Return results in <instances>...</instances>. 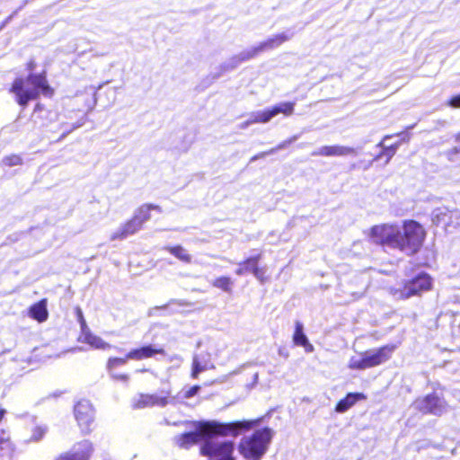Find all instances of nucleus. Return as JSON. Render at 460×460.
I'll return each mask as SVG.
<instances>
[{
	"label": "nucleus",
	"instance_id": "4be33fe9",
	"mask_svg": "<svg viewBox=\"0 0 460 460\" xmlns=\"http://www.w3.org/2000/svg\"><path fill=\"white\" fill-rule=\"evenodd\" d=\"M432 278L423 270L417 271L406 280L404 288H432Z\"/></svg>",
	"mask_w": 460,
	"mask_h": 460
},
{
	"label": "nucleus",
	"instance_id": "c9c22d12",
	"mask_svg": "<svg viewBox=\"0 0 460 460\" xmlns=\"http://www.w3.org/2000/svg\"><path fill=\"white\" fill-rule=\"evenodd\" d=\"M230 285H232V282L228 277H221L215 283L216 288H228Z\"/></svg>",
	"mask_w": 460,
	"mask_h": 460
},
{
	"label": "nucleus",
	"instance_id": "ea45409f",
	"mask_svg": "<svg viewBox=\"0 0 460 460\" xmlns=\"http://www.w3.org/2000/svg\"><path fill=\"white\" fill-rule=\"evenodd\" d=\"M188 440L196 442L198 440V437H199L198 430L196 432H188L183 435Z\"/></svg>",
	"mask_w": 460,
	"mask_h": 460
},
{
	"label": "nucleus",
	"instance_id": "423d86ee",
	"mask_svg": "<svg viewBox=\"0 0 460 460\" xmlns=\"http://www.w3.org/2000/svg\"><path fill=\"white\" fill-rule=\"evenodd\" d=\"M234 449L232 440L206 439L200 447V454L209 460H235Z\"/></svg>",
	"mask_w": 460,
	"mask_h": 460
},
{
	"label": "nucleus",
	"instance_id": "79ce46f5",
	"mask_svg": "<svg viewBox=\"0 0 460 460\" xmlns=\"http://www.w3.org/2000/svg\"><path fill=\"white\" fill-rule=\"evenodd\" d=\"M460 154V146H456L454 147L449 153H448V155H449V159L452 160V161H456L455 158L453 157L455 155H458Z\"/></svg>",
	"mask_w": 460,
	"mask_h": 460
},
{
	"label": "nucleus",
	"instance_id": "412c9836",
	"mask_svg": "<svg viewBox=\"0 0 460 460\" xmlns=\"http://www.w3.org/2000/svg\"><path fill=\"white\" fill-rule=\"evenodd\" d=\"M367 396L363 393H348L345 397L341 399L335 405V411L342 413L347 411L358 401L366 400Z\"/></svg>",
	"mask_w": 460,
	"mask_h": 460
},
{
	"label": "nucleus",
	"instance_id": "4468645a",
	"mask_svg": "<svg viewBox=\"0 0 460 460\" xmlns=\"http://www.w3.org/2000/svg\"><path fill=\"white\" fill-rule=\"evenodd\" d=\"M255 58V55L252 53V48L247 49L238 55L232 57L227 61L220 66L221 73L217 74L213 76V79L218 78L222 73L230 71L237 67L242 62L250 60Z\"/></svg>",
	"mask_w": 460,
	"mask_h": 460
},
{
	"label": "nucleus",
	"instance_id": "aec40b11",
	"mask_svg": "<svg viewBox=\"0 0 460 460\" xmlns=\"http://www.w3.org/2000/svg\"><path fill=\"white\" fill-rule=\"evenodd\" d=\"M47 298H42L40 301L32 304L28 308V315L36 320L39 323L45 322L49 317V312L47 309Z\"/></svg>",
	"mask_w": 460,
	"mask_h": 460
},
{
	"label": "nucleus",
	"instance_id": "f8f14e48",
	"mask_svg": "<svg viewBox=\"0 0 460 460\" xmlns=\"http://www.w3.org/2000/svg\"><path fill=\"white\" fill-rule=\"evenodd\" d=\"M356 150L353 147L345 146H323L312 152L313 156H347L356 155Z\"/></svg>",
	"mask_w": 460,
	"mask_h": 460
},
{
	"label": "nucleus",
	"instance_id": "bb28decb",
	"mask_svg": "<svg viewBox=\"0 0 460 460\" xmlns=\"http://www.w3.org/2000/svg\"><path fill=\"white\" fill-rule=\"evenodd\" d=\"M167 250L174 255L177 259L183 262H190L191 256L187 252V251L181 245L168 247Z\"/></svg>",
	"mask_w": 460,
	"mask_h": 460
},
{
	"label": "nucleus",
	"instance_id": "c03bdc74",
	"mask_svg": "<svg viewBox=\"0 0 460 460\" xmlns=\"http://www.w3.org/2000/svg\"><path fill=\"white\" fill-rule=\"evenodd\" d=\"M83 125H84V122H77V123L73 125V127L71 128V129H69L68 132H70V131H72V130H74L75 128H78L82 127Z\"/></svg>",
	"mask_w": 460,
	"mask_h": 460
},
{
	"label": "nucleus",
	"instance_id": "f03ea898",
	"mask_svg": "<svg viewBox=\"0 0 460 460\" xmlns=\"http://www.w3.org/2000/svg\"><path fill=\"white\" fill-rule=\"evenodd\" d=\"M14 94L15 101L22 107H26L30 101L36 100L40 93L45 96L52 95L44 74H29L25 78H16L10 89Z\"/></svg>",
	"mask_w": 460,
	"mask_h": 460
},
{
	"label": "nucleus",
	"instance_id": "c85d7f7f",
	"mask_svg": "<svg viewBox=\"0 0 460 460\" xmlns=\"http://www.w3.org/2000/svg\"><path fill=\"white\" fill-rule=\"evenodd\" d=\"M48 432V427L46 425H36L31 429V435L30 438L31 442L40 441Z\"/></svg>",
	"mask_w": 460,
	"mask_h": 460
},
{
	"label": "nucleus",
	"instance_id": "473e14b6",
	"mask_svg": "<svg viewBox=\"0 0 460 460\" xmlns=\"http://www.w3.org/2000/svg\"><path fill=\"white\" fill-rule=\"evenodd\" d=\"M421 289H408L406 292L403 290L395 289L394 292V296H395L399 299H405L412 296L420 295V291Z\"/></svg>",
	"mask_w": 460,
	"mask_h": 460
},
{
	"label": "nucleus",
	"instance_id": "2f4dec72",
	"mask_svg": "<svg viewBox=\"0 0 460 460\" xmlns=\"http://www.w3.org/2000/svg\"><path fill=\"white\" fill-rule=\"evenodd\" d=\"M298 136L297 135H295L293 137H291L290 138L287 139V140H284L282 141L281 143H279L278 146H276L275 147L271 148L269 150V153H270L271 155L275 154L276 152L279 151V150H282V149H285L286 147H288L290 144H292L293 142H295L296 140L298 139Z\"/></svg>",
	"mask_w": 460,
	"mask_h": 460
},
{
	"label": "nucleus",
	"instance_id": "39448f33",
	"mask_svg": "<svg viewBox=\"0 0 460 460\" xmlns=\"http://www.w3.org/2000/svg\"><path fill=\"white\" fill-rule=\"evenodd\" d=\"M295 104L292 102H283L265 110L253 111L248 115V119L245 121L239 124L238 128L245 129L252 124L267 123L280 113L285 116H290L294 112Z\"/></svg>",
	"mask_w": 460,
	"mask_h": 460
},
{
	"label": "nucleus",
	"instance_id": "9b49d317",
	"mask_svg": "<svg viewBox=\"0 0 460 460\" xmlns=\"http://www.w3.org/2000/svg\"><path fill=\"white\" fill-rule=\"evenodd\" d=\"M254 422L252 420H236L227 423L220 422L221 437H237L243 431L250 430Z\"/></svg>",
	"mask_w": 460,
	"mask_h": 460
},
{
	"label": "nucleus",
	"instance_id": "20e7f679",
	"mask_svg": "<svg viewBox=\"0 0 460 460\" xmlns=\"http://www.w3.org/2000/svg\"><path fill=\"white\" fill-rule=\"evenodd\" d=\"M395 348L394 344H387L376 350H367L361 354L360 358H350L349 367L362 370L379 366L390 359Z\"/></svg>",
	"mask_w": 460,
	"mask_h": 460
},
{
	"label": "nucleus",
	"instance_id": "5701e85b",
	"mask_svg": "<svg viewBox=\"0 0 460 460\" xmlns=\"http://www.w3.org/2000/svg\"><path fill=\"white\" fill-rule=\"evenodd\" d=\"M392 136H385L383 140L381 142H379L377 144V147H381L382 148V151L380 152V154H378L375 158L374 160L375 161H377V160H380L382 157L385 156V164H387L390 160L392 159V157L395 155L397 149L399 148L401 143L400 142H397V143H394L391 146H385V141L387 140L388 138H391Z\"/></svg>",
	"mask_w": 460,
	"mask_h": 460
},
{
	"label": "nucleus",
	"instance_id": "cd10ccee",
	"mask_svg": "<svg viewBox=\"0 0 460 460\" xmlns=\"http://www.w3.org/2000/svg\"><path fill=\"white\" fill-rule=\"evenodd\" d=\"M55 460H88V455L84 451H67L60 454Z\"/></svg>",
	"mask_w": 460,
	"mask_h": 460
},
{
	"label": "nucleus",
	"instance_id": "2eb2a0df",
	"mask_svg": "<svg viewBox=\"0 0 460 460\" xmlns=\"http://www.w3.org/2000/svg\"><path fill=\"white\" fill-rule=\"evenodd\" d=\"M142 228V226L135 218H131L125 224L121 225L111 235V240H124L128 236L137 233Z\"/></svg>",
	"mask_w": 460,
	"mask_h": 460
},
{
	"label": "nucleus",
	"instance_id": "ddd939ff",
	"mask_svg": "<svg viewBox=\"0 0 460 460\" xmlns=\"http://www.w3.org/2000/svg\"><path fill=\"white\" fill-rule=\"evenodd\" d=\"M165 350L162 347H155L153 345H145L139 348L130 349L126 354V358L134 360H142L145 358H153L156 355H164Z\"/></svg>",
	"mask_w": 460,
	"mask_h": 460
},
{
	"label": "nucleus",
	"instance_id": "6ab92c4d",
	"mask_svg": "<svg viewBox=\"0 0 460 460\" xmlns=\"http://www.w3.org/2000/svg\"><path fill=\"white\" fill-rule=\"evenodd\" d=\"M79 341L90 345L91 347L94 349H107L111 348V345L107 342H105L102 338L99 336L94 335L89 327H86L85 329L81 330Z\"/></svg>",
	"mask_w": 460,
	"mask_h": 460
},
{
	"label": "nucleus",
	"instance_id": "a878e982",
	"mask_svg": "<svg viewBox=\"0 0 460 460\" xmlns=\"http://www.w3.org/2000/svg\"><path fill=\"white\" fill-rule=\"evenodd\" d=\"M4 429H1L0 431V456H3L4 453L8 455H13L16 447L12 438L9 435L4 436Z\"/></svg>",
	"mask_w": 460,
	"mask_h": 460
},
{
	"label": "nucleus",
	"instance_id": "9d476101",
	"mask_svg": "<svg viewBox=\"0 0 460 460\" xmlns=\"http://www.w3.org/2000/svg\"><path fill=\"white\" fill-rule=\"evenodd\" d=\"M432 221L438 225L440 223H444L448 227L460 226V216L457 211H449L446 208H438L433 210L432 212Z\"/></svg>",
	"mask_w": 460,
	"mask_h": 460
},
{
	"label": "nucleus",
	"instance_id": "b1692460",
	"mask_svg": "<svg viewBox=\"0 0 460 460\" xmlns=\"http://www.w3.org/2000/svg\"><path fill=\"white\" fill-rule=\"evenodd\" d=\"M292 339L295 345L305 348L306 351L313 350L314 347L304 333L303 324L299 321L295 323V331Z\"/></svg>",
	"mask_w": 460,
	"mask_h": 460
},
{
	"label": "nucleus",
	"instance_id": "dca6fc26",
	"mask_svg": "<svg viewBox=\"0 0 460 460\" xmlns=\"http://www.w3.org/2000/svg\"><path fill=\"white\" fill-rule=\"evenodd\" d=\"M199 437L206 439H215V436L221 437L220 422L216 420H204L198 423Z\"/></svg>",
	"mask_w": 460,
	"mask_h": 460
},
{
	"label": "nucleus",
	"instance_id": "393cba45",
	"mask_svg": "<svg viewBox=\"0 0 460 460\" xmlns=\"http://www.w3.org/2000/svg\"><path fill=\"white\" fill-rule=\"evenodd\" d=\"M152 209L160 211V208L157 205L144 204L135 210L132 217L137 219V221L143 226L144 223L150 219V211Z\"/></svg>",
	"mask_w": 460,
	"mask_h": 460
},
{
	"label": "nucleus",
	"instance_id": "e433bc0d",
	"mask_svg": "<svg viewBox=\"0 0 460 460\" xmlns=\"http://www.w3.org/2000/svg\"><path fill=\"white\" fill-rule=\"evenodd\" d=\"M111 378L115 381H120V382H128L129 379V376L128 374H118L112 371L110 373Z\"/></svg>",
	"mask_w": 460,
	"mask_h": 460
},
{
	"label": "nucleus",
	"instance_id": "58836bf2",
	"mask_svg": "<svg viewBox=\"0 0 460 460\" xmlns=\"http://www.w3.org/2000/svg\"><path fill=\"white\" fill-rule=\"evenodd\" d=\"M448 104L454 108H460V94L453 96L449 100Z\"/></svg>",
	"mask_w": 460,
	"mask_h": 460
},
{
	"label": "nucleus",
	"instance_id": "4c0bfd02",
	"mask_svg": "<svg viewBox=\"0 0 460 460\" xmlns=\"http://www.w3.org/2000/svg\"><path fill=\"white\" fill-rule=\"evenodd\" d=\"M200 389V386L198 385H195L191 387H190L187 391L184 393V398L189 399L193 397Z\"/></svg>",
	"mask_w": 460,
	"mask_h": 460
},
{
	"label": "nucleus",
	"instance_id": "f704fd0d",
	"mask_svg": "<svg viewBox=\"0 0 460 460\" xmlns=\"http://www.w3.org/2000/svg\"><path fill=\"white\" fill-rule=\"evenodd\" d=\"M75 311L77 321L80 323L81 330L85 329L86 327H88L87 323H86V321H85V319L84 317L82 309L79 306H76Z\"/></svg>",
	"mask_w": 460,
	"mask_h": 460
},
{
	"label": "nucleus",
	"instance_id": "72a5a7b5",
	"mask_svg": "<svg viewBox=\"0 0 460 460\" xmlns=\"http://www.w3.org/2000/svg\"><path fill=\"white\" fill-rule=\"evenodd\" d=\"M203 370L204 367L201 366L200 362L197 358H194L191 366L190 376L193 379H197L199 373L202 372Z\"/></svg>",
	"mask_w": 460,
	"mask_h": 460
},
{
	"label": "nucleus",
	"instance_id": "6e6552de",
	"mask_svg": "<svg viewBox=\"0 0 460 460\" xmlns=\"http://www.w3.org/2000/svg\"><path fill=\"white\" fill-rule=\"evenodd\" d=\"M294 36L291 31L273 35L267 40L260 42L258 45L252 47V53L257 57L260 53L277 49L284 42L289 40Z\"/></svg>",
	"mask_w": 460,
	"mask_h": 460
},
{
	"label": "nucleus",
	"instance_id": "c756f323",
	"mask_svg": "<svg viewBox=\"0 0 460 460\" xmlns=\"http://www.w3.org/2000/svg\"><path fill=\"white\" fill-rule=\"evenodd\" d=\"M128 359V358H126V357L125 358H118V357L110 358L106 364L108 372L111 373L112 371H114V369L116 367L123 366L124 364H126Z\"/></svg>",
	"mask_w": 460,
	"mask_h": 460
},
{
	"label": "nucleus",
	"instance_id": "0eeeda50",
	"mask_svg": "<svg viewBox=\"0 0 460 460\" xmlns=\"http://www.w3.org/2000/svg\"><path fill=\"white\" fill-rule=\"evenodd\" d=\"M75 418L77 424L85 433L91 431L94 420V409L87 401H79L74 407Z\"/></svg>",
	"mask_w": 460,
	"mask_h": 460
},
{
	"label": "nucleus",
	"instance_id": "f257e3e1",
	"mask_svg": "<svg viewBox=\"0 0 460 460\" xmlns=\"http://www.w3.org/2000/svg\"><path fill=\"white\" fill-rule=\"evenodd\" d=\"M425 235L422 226L414 220L403 221L402 227L395 224L376 225L371 227L369 234L374 243L398 250L408 256L420 251Z\"/></svg>",
	"mask_w": 460,
	"mask_h": 460
},
{
	"label": "nucleus",
	"instance_id": "37998d69",
	"mask_svg": "<svg viewBox=\"0 0 460 460\" xmlns=\"http://www.w3.org/2000/svg\"><path fill=\"white\" fill-rule=\"evenodd\" d=\"M5 413H6L5 409L0 408V422H2L3 420L4 419Z\"/></svg>",
	"mask_w": 460,
	"mask_h": 460
},
{
	"label": "nucleus",
	"instance_id": "f3484780",
	"mask_svg": "<svg viewBox=\"0 0 460 460\" xmlns=\"http://www.w3.org/2000/svg\"><path fill=\"white\" fill-rule=\"evenodd\" d=\"M168 394L164 396L156 394H141L135 402L136 408H146L153 406H165L168 402Z\"/></svg>",
	"mask_w": 460,
	"mask_h": 460
},
{
	"label": "nucleus",
	"instance_id": "7c9ffc66",
	"mask_svg": "<svg viewBox=\"0 0 460 460\" xmlns=\"http://www.w3.org/2000/svg\"><path fill=\"white\" fill-rule=\"evenodd\" d=\"M22 158L18 155H6L2 159L3 165L9 167L22 164Z\"/></svg>",
	"mask_w": 460,
	"mask_h": 460
},
{
	"label": "nucleus",
	"instance_id": "7ed1b4c3",
	"mask_svg": "<svg viewBox=\"0 0 460 460\" xmlns=\"http://www.w3.org/2000/svg\"><path fill=\"white\" fill-rule=\"evenodd\" d=\"M270 439V429H257L251 436L241 439L238 444L239 453L247 460H260L265 454Z\"/></svg>",
	"mask_w": 460,
	"mask_h": 460
},
{
	"label": "nucleus",
	"instance_id": "a19ab883",
	"mask_svg": "<svg viewBox=\"0 0 460 460\" xmlns=\"http://www.w3.org/2000/svg\"><path fill=\"white\" fill-rule=\"evenodd\" d=\"M271 155L270 153H269V150L268 151H264V152H261L255 155H253L251 159H250V163H253L255 162L256 160L258 159H261V158H264L265 156L267 155Z\"/></svg>",
	"mask_w": 460,
	"mask_h": 460
},
{
	"label": "nucleus",
	"instance_id": "1a4fd4ad",
	"mask_svg": "<svg viewBox=\"0 0 460 460\" xmlns=\"http://www.w3.org/2000/svg\"><path fill=\"white\" fill-rule=\"evenodd\" d=\"M446 402L436 394H427L421 402L420 410L424 414L441 415Z\"/></svg>",
	"mask_w": 460,
	"mask_h": 460
},
{
	"label": "nucleus",
	"instance_id": "a211bd4d",
	"mask_svg": "<svg viewBox=\"0 0 460 460\" xmlns=\"http://www.w3.org/2000/svg\"><path fill=\"white\" fill-rule=\"evenodd\" d=\"M258 260L259 256H253L248 258L243 263L239 264L238 269L236 270V273L238 275L245 274V273H252L255 278L261 280L263 279L264 272L262 270L258 268Z\"/></svg>",
	"mask_w": 460,
	"mask_h": 460
}]
</instances>
